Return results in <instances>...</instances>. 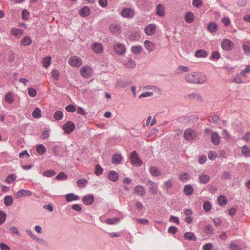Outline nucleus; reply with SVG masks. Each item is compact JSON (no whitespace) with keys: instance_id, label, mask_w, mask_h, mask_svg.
<instances>
[{"instance_id":"nucleus-1","label":"nucleus","mask_w":250,"mask_h":250,"mask_svg":"<svg viewBox=\"0 0 250 250\" xmlns=\"http://www.w3.org/2000/svg\"><path fill=\"white\" fill-rule=\"evenodd\" d=\"M185 78L187 82L192 84L204 83L207 81L205 75L201 72H192L187 74Z\"/></svg>"},{"instance_id":"nucleus-2","label":"nucleus","mask_w":250,"mask_h":250,"mask_svg":"<svg viewBox=\"0 0 250 250\" xmlns=\"http://www.w3.org/2000/svg\"><path fill=\"white\" fill-rule=\"evenodd\" d=\"M197 137V133L194 129L189 128L186 129L184 133V138L188 141L195 139Z\"/></svg>"},{"instance_id":"nucleus-3","label":"nucleus","mask_w":250,"mask_h":250,"mask_svg":"<svg viewBox=\"0 0 250 250\" xmlns=\"http://www.w3.org/2000/svg\"><path fill=\"white\" fill-rule=\"evenodd\" d=\"M68 63L73 67H80L82 65V60L78 56H73L69 58Z\"/></svg>"},{"instance_id":"nucleus-4","label":"nucleus","mask_w":250,"mask_h":250,"mask_svg":"<svg viewBox=\"0 0 250 250\" xmlns=\"http://www.w3.org/2000/svg\"><path fill=\"white\" fill-rule=\"evenodd\" d=\"M92 73V68L88 65L83 66L80 70V73L83 78L90 77Z\"/></svg>"},{"instance_id":"nucleus-5","label":"nucleus","mask_w":250,"mask_h":250,"mask_svg":"<svg viewBox=\"0 0 250 250\" xmlns=\"http://www.w3.org/2000/svg\"><path fill=\"white\" fill-rule=\"evenodd\" d=\"M130 159L133 165L140 166L142 164V161L138 157L137 152L135 150L133 151L130 154Z\"/></svg>"},{"instance_id":"nucleus-6","label":"nucleus","mask_w":250,"mask_h":250,"mask_svg":"<svg viewBox=\"0 0 250 250\" xmlns=\"http://www.w3.org/2000/svg\"><path fill=\"white\" fill-rule=\"evenodd\" d=\"M113 48L116 54L120 55L125 54L126 51L125 45L120 42L115 44Z\"/></svg>"},{"instance_id":"nucleus-7","label":"nucleus","mask_w":250,"mask_h":250,"mask_svg":"<svg viewBox=\"0 0 250 250\" xmlns=\"http://www.w3.org/2000/svg\"><path fill=\"white\" fill-rule=\"evenodd\" d=\"M75 128V124L72 121H68L63 125L62 127L64 131L68 134L71 133L74 130Z\"/></svg>"},{"instance_id":"nucleus-8","label":"nucleus","mask_w":250,"mask_h":250,"mask_svg":"<svg viewBox=\"0 0 250 250\" xmlns=\"http://www.w3.org/2000/svg\"><path fill=\"white\" fill-rule=\"evenodd\" d=\"M109 30L113 34L118 35L122 32V27L119 24L113 23L109 26Z\"/></svg>"},{"instance_id":"nucleus-9","label":"nucleus","mask_w":250,"mask_h":250,"mask_svg":"<svg viewBox=\"0 0 250 250\" xmlns=\"http://www.w3.org/2000/svg\"><path fill=\"white\" fill-rule=\"evenodd\" d=\"M121 15L124 18H131L134 15V11L130 8H124L121 12Z\"/></svg>"},{"instance_id":"nucleus-10","label":"nucleus","mask_w":250,"mask_h":250,"mask_svg":"<svg viewBox=\"0 0 250 250\" xmlns=\"http://www.w3.org/2000/svg\"><path fill=\"white\" fill-rule=\"evenodd\" d=\"M146 185L148 187L150 192L154 194L157 192L158 186L157 183L150 180H148L146 182Z\"/></svg>"},{"instance_id":"nucleus-11","label":"nucleus","mask_w":250,"mask_h":250,"mask_svg":"<svg viewBox=\"0 0 250 250\" xmlns=\"http://www.w3.org/2000/svg\"><path fill=\"white\" fill-rule=\"evenodd\" d=\"M144 30L147 35L152 36L156 32V26L154 24H149L145 27Z\"/></svg>"},{"instance_id":"nucleus-12","label":"nucleus","mask_w":250,"mask_h":250,"mask_svg":"<svg viewBox=\"0 0 250 250\" xmlns=\"http://www.w3.org/2000/svg\"><path fill=\"white\" fill-rule=\"evenodd\" d=\"M82 201L85 205H91L94 203V197L91 194H88L83 197Z\"/></svg>"},{"instance_id":"nucleus-13","label":"nucleus","mask_w":250,"mask_h":250,"mask_svg":"<svg viewBox=\"0 0 250 250\" xmlns=\"http://www.w3.org/2000/svg\"><path fill=\"white\" fill-rule=\"evenodd\" d=\"M221 46L224 50H229L233 47V43L229 40L225 39L222 41Z\"/></svg>"},{"instance_id":"nucleus-14","label":"nucleus","mask_w":250,"mask_h":250,"mask_svg":"<svg viewBox=\"0 0 250 250\" xmlns=\"http://www.w3.org/2000/svg\"><path fill=\"white\" fill-rule=\"evenodd\" d=\"M32 194V192L29 190L20 189L16 194V197L19 199L22 196H30Z\"/></svg>"},{"instance_id":"nucleus-15","label":"nucleus","mask_w":250,"mask_h":250,"mask_svg":"<svg viewBox=\"0 0 250 250\" xmlns=\"http://www.w3.org/2000/svg\"><path fill=\"white\" fill-rule=\"evenodd\" d=\"M124 66L127 68H134L136 66V62L131 58H128L124 62Z\"/></svg>"},{"instance_id":"nucleus-16","label":"nucleus","mask_w":250,"mask_h":250,"mask_svg":"<svg viewBox=\"0 0 250 250\" xmlns=\"http://www.w3.org/2000/svg\"><path fill=\"white\" fill-rule=\"evenodd\" d=\"M211 141L212 143L215 146L218 145L220 143V137L218 133L214 132L211 135Z\"/></svg>"},{"instance_id":"nucleus-17","label":"nucleus","mask_w":250,"mask_h":250,"mask_svg":"<svg viewBox=\"0 0 250 250\" xmlns=\"http://www.w3.org/2000/svg\"><path fill=\"white\" fill-rule=\"evenodd\" d=\"M189 100H194L196 102L201 103L203 102L202 96L199 93H193L187 96Z\"/></svg>"},{"instance_id":"nucleus-18","label":"nucleus","mask_w":250,"mask_h":250,"mask_svg":"<svg viewBox=\"0 0 250 250\" xmlns=\"http://www.w3.org/2000/svg\"><path fill=\"white\" fill-rule=\"evenodd\" d=\"M108 179L112 182H116L119 179L118 173L114 170L110 171L108 173Z\"/></svg>"},{"instance_id":"nucleus-19","label":"nucleus","mask_w":250,"mask_h":250,"mask_svg":"<svg viewBox=\"0 0 250 250\" xmlns=\"http://www.w3.org/2000/svg\"><path fill=\"white\" fill-rule=\"evenodd\" d=\"M134 192L138 195L143 196L145 194V189L142 186L138 185L134 187Z\"/></svg>"},{"instance_id":"nucleus-20","label":"nucleus","mask_w":250,"mask_h":250,"mask_svg":"<svg viewBox=\"0 0 250 250\" xmlns=\"http://www.w3.org/2000/svg\"><path fill=\"white\" fill-rule=\"evenodd\" d=\"M149 172L151 175L154 177H157L161 175L160 169L155 166L151 167L149 168Z\"/></svg>"},{"instance_id":"nucleus-21","label":"nucleus","mask_w":250,"mask_h":250,"mask_svg":"<svg viewBox=\"0 0 250 250\" xmlns=\"http://www.w3.org/2000/svg\"><path fill=\"white\" fill-rule=\"evenodd\" d=\"M144 46L148 52L153 51L155 47V45L153 42L148 40L144 42Z\"/></svg>"},{"instance_id":"nucleus-22","label":"nucleus","mask_w":250,"mask_h":250,"mask_svg":"<svg viewBox=\"0 0 250 250\" xmlns=\"http://www.w3.org/2000/svg\"><path fill=\"white\" fill-rule=\"evenodd\" d=\"M210 178L207 174H202L199 176V182L201 184H207L210 181Z\"/></svg>"},{"instance_id":"nucleus-23","label":"nucleus","mask_w":250,"mask_h":250,"mask_svg":"<svg viewBox=\"0 0 250 250\" xmlns=\"http://www.w3.org/2000/svg\"><path fill=\"white\" fill-rule=\"evenodd\" d=\"M123 160V157L121 154H116L113 155L111 159V162L113 164L118 165Z\"/></svg>"},{"instance_id":"nucleus-24","label":"nucleus","mask_w":250,"mask_h":250,"mask_svg":"<svg viewBox=\"0 0 250 250\" xmlns=\"http://www.w3.org/2000/svg\"><path fill=\"white\" fill-rule=\"evenodd\" d=\"M194 18V15L192 12H188L185 15V20L188 23L193 22Z\"/></svg>"},{"instance_id":"nucleus-25","label":"nucleus","mask_w":250,"mask_h":250,"mask_svg":"<svg viewBox=\"0 0 250 250\" xmlns=\"http://www.w3.org/2000/svg\"><path fill=\"white\" fill-rule=\"evenodd\" d=\"M183 191L186 195L190 196L193 193V188L191 185H187L184 187Z\"/></svg>"},{"instance_id":"nucleus-26","label":"nucleus","mask_w":250,"mask_h":250,"mask_svg":"<svg viewBox=\"0 0 250 250\" xmlns=\"http://www.w3.org/2000/svg\"><path fill=\"white\" fill-rule=\"evenodd\" d=\"M93 51L96 53H101L103 51L102 45L100 43H94L92 45Z\"/></svg>"},{"instance_id":"nucleus-27","label":"nucleus","mask_w":250,"mask_h":250,"mask_svg":"<svg viewBox=\"0 0 250 250\" xmlns=\"http://www.w3.org/2000/svg\"><path fill=\"white\" fill-rule=\"evenodd\" d=\"M185 239L189 241H196L197 239L195 235L191 232H187L184 235Z\"/></svg>"},{"instance_id":"nucleus-28","label":"nucleus","mask_w":250,"mask_h":250,"mask_svg":"<svg viewBox=\"0 0 250 250\" xmlns=\"http://www.w3.org/2000/svg\"><path fill=\"white\" fill-rule=\"evenodd\" d=\"M241 153L246 157H250V148L247 145L243 146L241 148Z\"/></svg>"},{"instance_id":"nucleus-29","label":"nucleus","mask_w":250,"mask_h":250,"mask_svg":"<svg viewBox=\"0 0 250 250\" xmlns=\"http://www.w3.org/2000/svg\"><path fill=\"white\" fill-rule=\"evenodd\" d=\"M156 14L160 17L165 15V7L163 4H159L157 6Z\"/></svg>"},{"instance_id":"nucleus-30","label":"nucleus","mask_w":250,"mask_h":250,"mask_svg":"<svg viewBox=\"0 0 250 250\" xmlns=\"http://www.w3.org/2000/svg\"><path fill=\"white\" fill-rule=\"evenodd\" d=\"M79 14L83 17H86L90 14V9L87 6H83L79 11Z\"/></svg>"},{"instance_id":"nucleus-31","label":"nucleus","mask_w":250,"mask_h":250,"mask_svg":"<svg viewBox=\"0 0 250 250\" xmlns=\"http://www.w3.org/2000/svg\"><path fill=\"white\" fill-rule=\"evenodd\" d=\"M66 200L68 202H70L73 201H76L79 199L78 195H75L73 193L67 194L65 195Z\"/></svg>"},{"instance_id":"nucleus-32","label":"nucleus","mask_w":250,"mask_h":250,"mask_svg":"<svg viewBox=\"0 0 250 250\" xmlns=\"http://www.w3.org/2000/svg\"><path fill=\"white\" fill-rule=\"evenodd\" d=\"M195 56L197 58H206L208 56V53L203 49H199L196 51Z\"/></svg>"},{"instance_id":"nucleus-33","label":"nucleus","mask_w":250,"mask_h":250,"mask_svg":"<svg viewBox=\"0 0 250 250\" xmlns=\"http://www.w3.org/2000/svg\"><path fill=\"white\" fill-rule=\"evenodd\" d=\"M218 25L215 22H211L209 23L208 26V29L209 32L211 33H215L218 29Z\"/></svg>"},{"instance_id":"nucleus-34","label":"nucleus","mask_w":250,"mask_h":250,"mask_svg":"<svg viewBox=\"0 0 250 250\" xmlns=\"http://www.w3.org/2000/svg\"><path fill=\"white\" fill-rule=\"evenodd\" d=\"M88 181L86 179L82 178L79 179L77 181V185L78 188H83L85 187L87 185Z\"/></svg>"},{"instance_id":"nucleus-35","label":"nucleus","mask_w":250,"mask_h":250,"mask_svg":"<svg viewBox=\"0 0 250 250\" xmlns=\"http://www.w3.org/2000/svg\"><path fill=\"white\" fill-rule=\"evenodd\" d=\"M179 178L182 182H186L190 179V176L188 173L185 172L180 174Z\"/></svg>"},{"instance_id":"nucleus-36","label":"nucleus","mask_w":250,"mask_h":250,"mask_svg":"<svg viewBox=\"0 0 250 250\" xmlns=\"http://www.w3.org/2000/svg\"><path fill=\"white\" fill-rule=\"evenodd\" d=\"M131 51L132 53L135 54H140L143 51V48L141 46H133L131 47Z\"/></svg>"},{"instance_id":"nucleus-37","label":"nucleus","mask_w":250,"mask_h":250,"mask_svg":"<svg viewBox=\"0 0 250 250\" xmlns=\"http://www.w3.org/2000/svg\"><path fill=\"white\" fill-rule=\"evenodd\" d=\"M4 99L5 101L9 104H12L15 101L13 95L11 92H9L6 94Z\"/></svg>"},{"instance_id":"nucleus-38","label":"nucleus","mask_w":250,"mask_h":250,"mask_svg":"<svg viewBox=\"0 0 250 250\" xmlns=\"http://www.w3.org/2000/svg\"><path fill=\"white\" fill-rule=\"evenodd\" d=\"M218 202L219 204L222 206L226 205L228 202L226 197L222 195L218 197Z\"/></svg>"},{"instance_id":"nucleus-39","label":"nucleus","mask_w":250,"mask_h":250,"mask_svg":"<svg viewBox=\"0 0 250 250\" xmlns=\"http://www.w3.org/2000/svg\"><path fill=\"white\" fill-rule=\"evenodd\" d=\"M13 203V198L12 196H6L4 198V203L6 206H10Z\"/></svg>"},{"instance_id":"nucleus-40","label":"nucleus","mask_w":250,"mask_h":250,"mask_svg":"<svg viewBox=\"0 0 250 250\" xmlns=\"http://www.w3.org/2000/svg\"><path fill=\"white\" fill-rule=\"evenodd\" d=\"M32 43V40L29 37H24L21 41V43L24 46L29 45Z\"/></svg>"},{"instance_id":"nucleus-41","label":"nucleus","mask_w":250,"mask_h":250,"mask_svg":"<svg viewBox=\"0 0 250 250\" xmlns=\"http://www.w3.org/2000/svg\"><path fill=\"white\" fill-rule=\"evenodd\" d=\"M56 174V172L53 169H49L44 171L42 175L43 176L47 177H50L54 176Z\"/></svg>"},{"instance_id":"nucleus-42","label":"nucleus","mask_w":250,"mask_h":250,"mask_svg":"<svg viewBox=\"0 0 250 250\" xmlns=\"http://www.w3.org/2000/svg\"><path fill=\"white\" fill-rule=\"evenodd\" d=\"M63 117V113L62 111H57L54 114V118L57 121L61 120Z\"/></svg>"},{"instance_id":"nucleus-43","label":"nucleus","mask_w":250,"mask_h":250,"mask_svg":"<svg viewBox=\"0 0 250 250\" xmlns=\"http://www.w3.org/2000/svg\"><path fill=\"white\" fill-rule=\"evenodd\" d=\"M129 84L127 82L123 81V80H118L116 83V86L120 87V88H124L127 85H128Z\"/></svg>"},{"instance_id":"nucleus-44","label":"nucleus","mask_w":250,"mask_h":250,"mask_svg":"<svg viewBox=\"0 0 250 250\" xmlns=\"http://www.w3.org/2000/svg\"><path fill=\"white\" fill-rule=\"evenodd\" d=\"M36 151L40 154H43L46 151V148L43 145H39L36 146Z\"/></svg>"},{"instance_id":"nucleus-45","label":"nucleus","mask_w":250,"mask_h":250,"mask_svg":"<svg viewBox=\"0 0 250 250\" xmlns=\"http://www.w3.org/2000/svg\"><path fill=\"white\" fill-rule=\"evenodd\" d=\"M32 116L35 118H39L41 117V109L37 107L32 112Z\"/></svg>"},{"instance_id":"nucleus-46","label":"nucleus","mask_w":250,"mask_h":250,"mask_svg":"<svg viewBox=\"0 0 250 250\" xmlns=\"http://www.w3.org/2000/svg\"><path fill=\"white\" fill-rule=\"evenodd\" d=\"M56 179L59 181L66 180L67 179V176L64 172H62L56 177Z\"/></svg>"},{"instance_id":"nucleus-47","label":"nucleus","mask_w":250,"mask_h":250,"mask_svg":"<svg viewBox=\"0 0 250 250\" xmlns=\"http://www.w3.org/2000/svg\"><path fill=\"white\" fill-rule=\"evenodd\" d=\"M203 208L204 210L206 212H208L211 208V205L209 201H205L203 205Z\"/></svg>"},{"instance_id":"nucleus-48","label":"nucleus","mask_w":250,"mask_h":250,"mask_svg":"<svg viewBox=\"0 0 250 250\" xmlns=\"http://www.w3.org/2000/svg\"><path fill=\"white\" fill-rule=\"evenodd\" d=\"M16 179V176L14 174H11L5 179V181L8 184H11L12 182L15 181Z\"/></svg>"},{"instance_id":"nucleus-49","label":"nucleus","mask_w":250,"mask_h":250,"mask_svg":"<svg viewBox=\"0 0 250 250\" xmlns=\"http://www.w3.org/2000/svg\"><path fill=\"white\" fill-rule=\"evenodd\" d=\"M51 57L44 58L42 60V64L44 67L47 68L50 65Z\"/></svg>"},{"instance_id":"nucleus-50","label":"nucleus","mask_w":250,"mask_h":250,"mask_svg":"<svg viewBox=\"0 0 250 250\" xmlns=\"http://www.w3.org/2000/svg\"><path fill=\"white\" fill-rule=\"evenodd\" d=\"M103 172V169L99 164H97L95 167V173L96 175L99 176L102 174Z\"/></svg>"},{"instance_id":"nucleus-51","label":"nucleus","mask_w":250,"mask_h":250,"mask_svg":"<svg viewBox=\"0 0 250 250\" xmlns=\"http://www.w3.org/2000/svg\"><path fill=\"white\" fill-rule=\"evenodd\" d=\"M119 221V219L115 217L114 218H109L106 220V223L109 225H113L117 223Z\"/></svg>"},{"instance_id":"nucleus-52","label":"nucleus","mask_w":250,"mask_h":250,"mask_svg":"<svg viewBox=\"0 0 250 250\" xmlns=\"http://www.w3.org/2000/svg\"><path fill=\"white\" fill-rule=\"evenodd\" d=\"M28 94L31 97H35L37 94V92L35 89L31 87L28 90Z\"/></svg>"},{"instance_id":"nucleus-53","label":"nucleus","mask_w":250,"mask_h":250,"mask_svg":"<svg viewBox=\"0 0 250 250\" xmlns=\"http://www.w3.org/2000/svg\"><path fill=\"white\" fill-rule=\"evenodd\" d=\"M208 157L210 160L213 161L216 158L217 155L215 151H209L208 153Z\"/></svg>"},{"instance_id":"nucleus-54","label":"nucleus","mask_w":250,"mask_h":250,"mask_svg":"<svg viewBox=\"0 0 250 250\" xmlns=\"http://www.w3.org/2000/svg\"><path fill=\"white\" fill-rule=\"evenodd\" d=\"M222 178L225 180H228L231 178V174L230 172L225 171L222 175Z\"/></svg>"},{"instance_id":"nucleus-55","label":"nucleus","mask_w":250,"mask_h":250,"mask_svg":"<svg viewBox=\"0 0 250 250\" xmlns=\"http://www.w3.org/2000/svg\"><path fill=\"white\" fill-rule=\"evenodd\" d=\"M65 108V110L68 112H74L76 111V107L72 104L67 105Z\"/></svg>"},{"instance_id":"nucleus-56","label":"nucleus","mask_w":250,"mask_h":250,"mask_svg":"<svg viewBox=\"0 0 250 250\" xmlns=\"http://www.w3.org/2000/svg\"><path fill=\"white\" fill-rule=\"evenodd\" d=\"M6 213L4 212L0 211V225L2 224L4 222V221L6 219Z\"/></svg>"},{"instance_id":"nucleus-57","label":"nucleus","mask_w":250,"mask_h":250,"mask_svg":"<svg viewBox=\"0 0 250 250\" xmlns=\"http://www.w3.org/2000/svg\"><path fill=\"white\" fill-rule=\"evenodd\" d=\"M153 93L152 92H146L143 93H142L139 97V99H141L143 98H146L147 97H150L153 95Z\"/></svg>"},{"instance_id":"nucleus-58","label":"nucleus","mask_w":250,"mask_h":250,"mask_svg":"<svg viewBox=\"0 0 250 250\" xmlns=\"http://www.w3.org/2000/svg\"><path fill=\"white\" fill-rule=\"evenodd\" d=\"M192 4L195 7H199L203 5L202 0H193Z\"/></svg>"},{"instance_id":"nucleus-59","label":"nucleus","mask_w":250,"mask_h":250,"mask_svg":"<svg viewBox=\"0 0 250 250\" xmlns=\"http://www.w3.org/2000/svg\"><path fill=\"white\" fill-rule=\"evenodd\" d=\"M222 135L223 138L226 140H229L230 138L229 133V131L226 129L223 130V131H222Z\"/></svg>"},{"instance_id":"nucleus-60","label":"nucleus","mask_w":250,"mask_h":250,"mask_svg":"<svg viewBox=\"0 0 250 250\" xmlns=\"http://www.w3.org/2000/svg\"><path fill=\"white\" fill-rule=\"evenodd\" d=\"M207 160V157L205 155H202L199 156L198 158V163L200 164H204Z\"/></svg>"},{"instance_id":"nucleus-61","label":"nucleus","mask_w":250,"mask_h":250,"mask_svg":"<svg viewBox=\"0 0 250 250\" xmlns=\"http://www.w3.org/2000/svg\"><path fill=\"white\" fill-rule=\"evenodd\" d=\"M250 72V65L247 66L246 68L241 71V75L246 77V73Z\"/></svg>"},{"instance_id":"nucleus-62","label":"nucleus","mask_w":250,"mask_h":250,"mask_svg":"<svg viewBox=\"0 0 250 250\" xmlns=\"http://www.w3.org/2000/svg\"><path fill=\"white\" fill-rule=\"evenodd\" d=\"M220 58V54L217 51H213L212 53L210 59L218 60Z\"/></svg>"},{"instance_id":"nucleus-63","label":"nucleus","mask_w":250,"mask_h":250,"mask_svg":"<svg viewBox=\"0 0 250 250\" xmlns=\"http://www.w3.org/2000/svg\"><path fill=\"white\" fill-rule=\"evenodd\" d=\"M177 228L174 226H170L168 229V232L172 234H175L177 231Z\"/></svg>"},{"instance_id":"nucleus-64","label":"nucleus","mask_w":250,"mask_h":250,"mask_svg":"<svg viewBox=\"0 0 250 250\" xmlns=\"http://www.w3.org/2000/svg\"><path fill=\"white\" fill-rule=\"evenodd\" d=\"M229 248L231 250H241L240 247L234 243H231L229 245Z\"/></svg>"}]
</instances>
